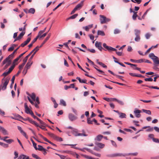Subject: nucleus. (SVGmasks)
<instances>
[{"instance_id": "a211bd4d", "label": "nucleus", "mask_w": 159, "mask_h": 159, "mask_svg": "<svg viewBox=\"0 0 159 159\" xmlns=\"http://www.w3.org/2000/svg\"><path fill=\"white\" fill-rule=\"evenodd\" d=\"M50 36V34H49L48 36L46 38L43 42L42 43L41 45L40 46V47H42L43 44L46 42V41L49 39Z\"/></svg>"}, {"instance_id": "20e7f679", "label": "nucleus", "mask_w": 159, "mask_h": 159, "mask_svg": "<svg viewBox=\"0 0 159 159\" xmlns=\"http://www.w3.org/2000/svg\"><path fill=\"white\" fill-rule=\"evenodd\" d=\"M149 57L152 60L154 63H157L158 61H159L158 58L155 56L153 53H150L149 55Z\"/></svg>"}, {"instance_id": "f257e3e1", "label": "nucleus", "mask_w": 159, "mask_h": 159, "mask_svg": "<svg viewBox=\"0 0 159 159\" xmlns=\"http://www.w3.org/2000/svg\"><path fill=\"white\" fill-rule=\"evenodd\" d=\"M10 78V77H7L5 79L4 78L2 79V80H4L5 82L4 83L2 82V84L0 86L2 90H4L6 89L7 85L9 83Z\"/></svg>"}, {"instance_id": "864d4df0", "label": "nucleus", "mask_w": 159, "mask_h": 159, "mask_svg": "<svg viewBox=\"0 0 159 159\" xmlns=\"http://www.w3.org/2000/svg\"><path fill=\"white\" fill-rule=\"evenodd\" d=\"M124 63L126 64H127V65H130L131 66H137V65L136 64H132L131 63H129L128 62H124Z\"/></svg>"}, {"instance_id": "c85d7f7f", "label": "nucleus", "mask_w": 159, "mask_h": 159, "mask_svg": "<svg viewBox=\"0 0 159 159\" xmlns=\"http://www.w3.org/2000/svg\"><path fill=\"white\" fill-rule=\"evenodd\" d=\"M97 145L101 148H103L104 146V144L101 143H98L96 144Z\"/></svg>"}, {"instance_id": "f3484780", "label": "nucleus", "mask_w": 159, "mask_h": 159, "mask_svg": "<svg viewBox=\"0 0 159 159\" xmlns=\"http://www.w3.org/2000/svg\"><path fill=\"white\" fill-rule=\"evenodd\" d=\"M158 64H159L154 63V66L153 67V69L157 71H159V68L157 67Z\"/></svg>"}, {"instance_id": "7c9ffc66", "label": "nucleus", "mask_w": 159, "mask_h": 159, "mask_svg": "<svg viewBox=\"0 0 159 159\" xmlns=\"http://www.w3.org/2000/svg\"><path fill=\"white\" fill-rule=\"evenodd\" d=\"M142 111H143V112L148 115H151V111L150 110H147L143 109H142Z\"/></svg>"}, {"instance_id": "72a5a7b5", "label": "nucleus", "mask_w": 159, "mask_h": 159, "mask_svg": "<svg viewBox=\"0 0 159 159\" xmlns=\"http://www.w3.org/2000/svg\"><path fill=\"white\" fill-rule=\"evenodd\" d=\"M146 87H148L149 88L151 89H159V88L157 86H148L146 85Z\"/></svg>"}, {"instance_id": "b1692460", "label": "nucleus", "mask_w": 159, "mask_h": 159, "mask_svg": "<svg viewBox=\"0 0 159 159\" xmlns=\"http://www.w3.org/2000/svg\"><path fill=\"white\" fill-rule=\"evenodd\" d=\"M29 10V13L34 14L35 11V9L34 8H31Z\"/></svg>"}, {"instance_id": "37998d69", "label": "nucleus", "mask_w": 159, "mask_h": 159, "mask_svg": "<svg viewBox=\"0 0 159 159\" xmlns=\"http://www.w3.org/2000/svg\"><path fill=\"white\" fill-rule=\"evenodd\" d=\"M15 75H14L12 77V79L11 80V86H12L13 85V84L14 83V80H15Z\"/></svg>"}, {"instance_id": "cd10ccee", "label": "nucleus", "mask_w": 159, "mask_h": 159, "mask_svg": "<svg viewBox=\"0 0 159 159\" xmlns=\"http://www.w3.org/2000/svg\"><path fill=\"white\" fill-rule=\"evenodd\" d=\"M135 34V35H140V31L139 30L135 29L134 30Z\"/></svg>"}, {"instance_id": "ddd939ff", "label": "nucleus", "mask_w": 159, "mask_h": 159, "mask_svg": "<svg viewBox=\"0 0 159 159\" xmlns=\"http://www.w3.org/2000/svg\"><path fill=\"white\" fill-rule=\"evenodd\" d=\"M83 2L84 1H82L80 3L78 4L75 8L77 10L80 9L83 5Z\"/></svg>"}, {"instance_id": "bf43d9fd", "label": "nucleus", "mask_w": 159, "mask_h": 159, "mask_svg": "<svg viewBox=\"0 0 159 159\" xmlns=\"http://www.w3.org/2000/svg\"><path fill=\"white\" fill-rule=\"evenodd\" d=\"M56 154L58 155V156H59V157H60V158L61 159H64L65 157H66L63 156V155H60L59 154H57V153H56Z\"/></svg>"}, {"instance_id": "c756f323", "label": "nucleus", "mask_w": 159, "mask_h": 159, "mask_svg": "<svg viewBox=\"0 0 159 159\" xmlns=\"http://www.w3.org/2000/svg\"><path fill=\"white\" fill-rule=\"evenodd\" d=\"M55 140H56L59 141H63V139L61 137H59L57 135L56 136V137L54 139Z\"/></svg>"}, {"instance_id": "0eeeda50", "label": "nucleus", "mask_w": 159, "mask_h": 159, "mask_svg": "<svg viewBox=\"0 0 159 159\" xmlns=\"http://www.w3.org/2000/svg\"><path fill=\"white\" fill-rule=\"evenodd\" d=\"M95 46L101 51L102 49H103V48L102 46V43L100 42L96 41L95 43Z\"/></svg>"}, {"instance_id": "c03bdc74", "label": "nucleus", "mask_w": 159, "mask_h": 159, "mask_svg": "<svg viewBox=\"0 0 159 159\" xmlns=\"http://www.w3.org/2000/svg\"><path fill=\"white\" fill-rule=\"evenodd\" d=\"M76 136H87V135L84 133H78L77 134Z\"/></svg>"}, {"instance_id": "603ef678", "label": "nucleus", "mask_w": 159, "mask_h": 159, "mask_svg": "<svg viewBox=\"0 0 159 159\" xmlns=\"http://www.w3.org/2000/svg\"><path fill=\"white\" fill-rule=\"evenodd\" d=\"M5 142L7 143H10L14 142V140L12 139H9L5 140Z\"/></svg>"}, {"instance_id": "aec40b11", "label": "nucleus", "mask_w": 159, "mask_h": 159, "mask_svg": "<svg viewBox=\"0 0 159 159\" xmlns=\"http://www.w3.org/2000/svg\"><path fill=\"white\" fill-rule=\"evenodd\" d=\"M25 33V32H22L19 35V36L17 37L18 40L21 39L24 35Z\"/></svg>"}, {"instance_id": "dca6fc26", "label": "nucleus", "mask_w": 159, "mask_h": 159, "mask_svg": "<svg viewBox=\"0 0 159 159\" xmlns=\"http://www.w3.org/2000/svg\"><path fill=\"white\" fill-rule=\"evenodd\" d=\"M76 79L77 80H79V82L80 83H85V84H87V83H86L87 80L86 79H84V80H81V79H80V77H77Z\"/></svg>"}, {"instance_id": "a19ab883", "label": "nucleus", "mask_w": 159, "mask_h": 159, "mask_svg": "<svg viewBox=\"0 0 159 159\" xmlns=\"http://www.w3.org/2000/svg\"><path fill=\"white\" fill-rule=\"evenodd\" d=\"M15 66L14 65H12L9 68V70L8 71V73H10L14 69Z\"/></svg>"}, {"instance_id": "4be33fe9", "label": "nucleus", "mask_w": 159, "mask_h": 159, "mask_svg": "<svg viewBox=\"0 0 159 159\" xmlns=\"http://www.w3.org/2000/svg\"><path fill=\"white\" fill-rule=\"evenodd\" d=\"M103 137L102 135H99L97 136L95 139L98 141H100L101 140Z\"/></svg>"}, {"instance_id": "49530a36", "label": "nucleus", "mask_w": 159, "mask_h": 159, "mask_svg": "<svg viewBox=\"0 0 159 159\" xmlns=\"http://www.w3.org/2000/svg\"><path fill=\"white\" fill-rule=\"evenodd\" d=\"M38 148H37V150H38L39 151H42L44 149V148L41 146L40 145H38Z\"/></svg>"}, {"instance_id": "423d86ee", "label": "nucleus", "mask_w": 159, "mask_h": 159, "mask_svg": "<svg viewBox=\"0 0 159 159\" xmlns=\"http://www.w3.org/2000/svg\"><path fill=\"white\" fill-rule=\"evenodd\" d=\"M103 47L107 49L109 51H116L117 50L115 48H113L111 47L108 46L105 43H104L103 44Z\"/></svg>"}, {"instance_id": "338daca9", "label": "nucleus", "mask_w": 159, "mask_h": 159, "mask_svg": "<svg viewBox=\"0 0 159 159\" xmlns=\"http://www.w3.org/2000/svg\"><path fill=\"white\" fill-rule=\"evenodd\" d=\"M64 65L67 67L69 66V64L65 59H64Z\"/></svg>"}, {"instance_id": "bb28decb", "label": "nucleus", "mask_w": 159, "mask_h": 159, "mask_svg": "<svg viewBox=\"0 0 159 159\" xmlns=\"http://www.w3.org/2000/svg\"><path fill=\"white\" fill-rule=\"evenodd\" d=\"M60 104L64 106H66V105L65 101L63 99H61L60 101Z\"/></svg>"}, {"instance_id": "f03ea898", "label": "nucleus", "mask_w": 159, "mask_h": 159, "mask_svg": "<svg viewBox=\"0 0 159 159\" xmlns=\"http://www.w3.org/2000/svg\"><path fill=\"white\" fill-rule=\"evenodd\" d=\"M100 23L101 24L106 23L107 22L109 21L110 19L109 18H106L104 16L100 15Z\"/></svg>"}, {"instance_id": "09e8293b", "label": "nucleus", "mask_w": 159, "mask_h": 159, "mask_svg": "<svg viewBox=\"0 0 159 159\" xmlns=\"http://www.w3.org/2000/svg\"><path fill=\"white\" fill-rule=\"evenodd\" d=\"M78 14H75L71 16H70V18L71 19H75L78 16Z\"/></svg>"}, {"instance_id": "3c124183", "label": "nucleus", "mask_w": 159, "mask_h": 159, "mask_svg": "<svg viewBox=\"0 0 159 159\" xmlns=\"http://www.w3.org/2000/svg\"><path fill=\"white\" fill-rule=\"evenodd\" d=\"M30 96L34 101L35 100L36 97L34 94L32 93Z\"/></svg>"}, {"instance_id": "5701e85b", "label": "nucleus", "mask_w": 159, "mask_h": 159, "mask_svg": "<svg viewBox=\"0 0 159 159\" xmlns=\"http://www.w3.org/2000/svg\"><path fill=\"white\" fill-rule=\"evenodd\" d=\"M137 12H135V11L133 12L134 14L132 16V18L134 20H136L137 17L138 16L137 14Z\"/></svg>"}, {"instance_id": "9b49d317", "label": "nucleus", "mask_w": 159, "mask_h": 159, "mask_svg": "<svg viewBox=\"0 0 159 159\" xmlns=\"http://www.w3.org/2000/svg\"><path fill=\"white\" fill-rule=\"evenodd\" d=\"M14 116H12L11 118L15 120H20V119H21L23 118L20 116V115L18 114H15L14 115Z\"/></svg>"}, {"instance_id": "2eb2a0df", "label": "nucleus", "mask_w": 159, "mask_h": 159, "mask_svg": "<svg viewBox=\"0 0 159 159\" xmlns=\"http://www.w3.org/2000/svg\"><path fill=\"white\" fill-rule=\"evenodd\" d=\"M93 27V24L89 25L85 27H83V28L85 30L87 31L89 30L92 28Z\"/></svg>"}, {"instance_id": "58836bf2", "label": "nucleus", "mask_w": 159, "mask_h": 159, "mask_svg": "<svg viewBox=\"0 0 159 159\" xmlns=\"http://www.w3.org/2000/svg\"><path fill=\"white\" fill-rule=\"evenodd\" d=\"M48 134L49 136H50L52 138H53L54 139H55V138L56 137V135H55L53 134L50 133H48Z\"/></svg>"}, {"instance_id": "774afa93", "label": "nucleus", "mask_w": 159, "mask_h": 159, "mask_svg": "<svg viewBox=\"0 0 159 159\" xmlns=\"http://www.w3.org/2000/svg\"><path fill=\"white\" fill-rule=\"evenodd\" d=\"M26 155H22L19 156L18 157L19 159H22L24 157H25Z\"/></svg>"}, {"instance_id": "6e6d98bb", "label": "nucleus", "mask_w": 159, "mask_h": 159, "mask_svg": "<svg viewBox=\"0 0 159 159\" xmlns=\"http://www.w3.org/2000/svg\"><path fill=\"white\" fill-rule=\"evenodd\" d=\"M87 50L93 53H94L96 52L95 50L93 49H87Z\"/></svg>"}, {"instance_id": "4468645a", "label": "nucleus", "mask_w": 159, "mask_h": 159, "mask_svg": "<svg viewBox=\"0 0 159 159\" xmlns=\"http://www.w3.org/2000/svg\"><path fill=\"white\" fill-rule=\"evenodd\" d=\"M4 62V60L3 61L2 63V66H3L4 65L6 64L5 66L4 67V69H6L11 64V62H10V61H7L6 62V63H4V64L3 63Z\"/></svg>"}, {"instance_id": "c9c22d12", "label": "nucleus", "mask_w": 159, "mask_h": 159, "mask_svg": "<svg viewBox=\"0 0 159 159\" xmlns=\"http://www.w3.org/2000/svg\"><path fill=\"white\" fill-rule=\"evenodd\" d=\"M87 123L89 124H93V120H91V119L89 117H88L87 119Z\"/></svg>"}, {"instance_id": "7ed1b4c3", "label": "nucleus", "mask_w": 159, "mask_h": 159, "mask_svg": "<svg viewBox=\"0 0 159 159\" xmlns=\"http://www.w3.org/2000/svg\"><path fill=\"white\" fill-rule=\"evenodd\" d=\"M138 154V153L137 152H135L134 153H129L128 154L123 155L122 154L120 153H117V154H115L112 155L111 156V157H115L117 156H125L126 155H132L134 156H137Z\"/></svg>"}, {"instance_id": "6ab92c4d", "label": "nucleus", "mask_w": 159, "mask_h": 159, "mask_svg": "<svg viewBox=\"0 0 159 159\" xmlns=\"http://www.w3.org/2000/svg\"><path fill=\"white\" fill-rule=\"evenodd\" d=\"M19 60L17 58L14 59L13 61L12 65H14L15 66L16 65H17L19 63L18 62Z\"/></svg>"}, {"instance_id": "f8f14e48", "label": "nucleus", "mask_w": 159, "mask_h": 159, "mask_svg": "<svg viewBox=\"0 0 159 159\" xmlns=\"http://www.w3.org/2000/svg\"><path fill=\"white\" fill-rule=\"evenodd\" d=\"M31 40L30 38H28L26 40V41H25L24 43H22L20 45V47L21 46V47H24L28 43L30 42Z\"/></svg>"}, {"instance_id": "5fc2aeb1", "label": "nucleus", "mask_w": 159, "mask_h": 159, "mask_svg": "<svg viewBox=\"0 0 159 159\" xmlns=\"http://www.w3.org/2000/svg\"><path fill=\"white\" fill-rule=\"evenodd\" d=\"M144 80L145 81H153V79L152 78H145Z\"/></svg>"}, {"instance_id": "2f4dec72", "label": "nucleus", "mask_w": 159, "mask_h": 159, "mask_svg": "<svg viewBox=\"0 0 159 159\" xmlns=\"http://www.w3.org/2000/svg\"><path fill=\"white\" fill-rule=\"evenodd\" d=\"M41 47L38 46H37L33 50L34 51V53L35 54L36 52L39 50V48Z\"/></svg>"}, {"instance_id": "e2e57ef3", "label": "nucleus", "mask_w": 159, "mask_h": 159, "mask_svg": "<svg viewBox=\"0 0 159 159\" xmlns=\"http://www.w3.org/2000/svg\"><path fill=\"white\" fill-rule=\"evenodd\" d=\"M63 2H61L55 8H54L53 10V11H55L57 8H58L59 7H60L62 4Z\"/></svg>"}, {"instance_id": "79ce46f5", "label": "nucleus", "mask_w": 159, "mask_h": 159, "mask_svg": "<svg viewBox=\"0 0 159 159\" xmlns=\"http://www.w3.org/2000/svg\"><path fill=\"white\" fill-rule=\"evenodd\" d=\"M64 152L67 153L68 154H70L74 156L75 155V152H74L70 151H66Z\"/></svg>"}, {"instance_id": "052dcab7", "label": "nucleus", "mask_w": 159, "mask_h": 159, "mask_svg": "<svg viewBox=\"0 0 159 159\" xmlns=\"http://www.w3.org/2000/svg\"><path fill=\"white\" fill-rule=\"evenodd\" d=\"M21 134L26 139H28V136L27 135L26 133L24 131Z\"/></svg>"}, {"instance_id": "412c9836", "label": "nucleus", "mask_w": 159, "mask_h": 159, "mask_svg": "<svg viewBox=\"0 0 159 159\" xmlns=\"http://www.w3.org/2000/svg\"><path fill=\"white\" fill-rule=\"evenodd\" d=\"M0 132H1L4 135H8V134L7 131L4 128H2Z\"/></svg>"}, {"instance_id": "4d7b16f0", "label": "nucleus", "mask_w": 159, "mask_h": 159, "mask_svg": "<svg viewBox=\"0 0 159 159\" xmlns=\"http://www.w3.org/2000/svg\"><path fill=\"white\" fill-rule=\"evenodd\" d=\"M120 31L119 30L117 29H116L114 30V34H118L120 33Z\"/></svg>"}, {"instance_id": "a18cd8bd", "label": "nucleus", "mask_w": 159, "mask_h": 159, "mask_svg": "<svg viewBox=\"0 0 159 159\" xmlns=\"http://www.w3.org/2000/svg\"><path fill=\"white\" fill-rule=\"evenodd\" d=\"M134 69L139 71L142 74H144L145 72V71H144L140 70V68L136 67Z\"/></svg>"}, {"instance_id": "f704fd0d", "label": "nucleus", "mask_w": 159, "mask_h": 159, "mask_svg": "<svg viewBox=\"0 0 159 159\" xmlns=\"http://www.w3.org/2000/svg\"><path fill=\"white\" fill-rule=\"evenodd\" d=\"M31 65H31V64H29V63H27L25 67V69L28 70V69H29Z\"/></svg>"}, {"instance_id": "13d9d810", "label": "nucleus", "mask_w": 159, "mask_h": 159, "mask_svg": "<svg viewBox=\"0 0 159 159\" xmlns=\"http://www.w3.org/2000/svg\"><path fill=\"white\" fill-rule=\"evenodd\" d=\"M152 140L154 142L159 143V139L154 138H153Z\"/></svg>"}, {"instance_id": "680f3d73", "label": "nucleus", "mask_w": 159, "mask_h": 159, "mask_svg": "<svg viewBox=\"0 0 159 159\" xmlns=\"http://www.w3.org/2000/svg\"><path fill=\"white\" fill-rule=\"evenodd\" d=\"M84 156L85 158L88 159H98V158H97V159L93 158L92 157H90L87 155H84Z\"/></svg>"}, {"instance_id": "473e14b6", "label": "nucleus", "mask_w": 159, "mask_h": 159, "mask_svg": "<svg viewBox=\"0 0 159 159\" xmlns=\"http://www.w3.org/2000/svg\"><path fill=\"white\" fill-rule=\"evenodd\" d=\"M0 145L3 146L4 148H7L8 147V144L5 143H3L0 142Z\"/></svg>"}, {"instance_id": "ea45409f", "label": "nucleus", "mask_w": 159, "mask_h": 159, "mask_svg": "<svg viewBox=\"0 0 159 159\" xmlns=\"http://www.w3.org/2000/svg\"><path fill=\"white\" fill-rule=\"evenodd\" d=\"M126 114L125 113H121L120 114V115L119 116V117L120 118H125L126 117Z\"/></svg>"}, {"instance_id": "a878e982", "label": "nucleus", "mask_w": 159, "mask_h": 159, "mask_svg": "<svg viewBox=\"0 0 159 159\" xmlns=\"http://www.w3.org/2000/svg\"><path fill=\"white\" fill-rule=\"evenodd\" d=\"M98 61V60H97V63H98V64L102 66L104 68H106L107 67V66L106 65H105L104 64H103L102 62Z\"/></svg>"}, {"instance_id": "39448f33", "label": "nucleus", "mask_w": 159, "mask_h": 159, "mask_svg": "<svg viewBox=\"0 0 159 159\" xmlns=\"http://www.w3.org/2000/svg\"><path fill=\"white\" fill-rule=\"evenodd\" d=\"M14 53L13 52L10 55H9L4 60V62L3 63H6L7 61H10L11 62V60L14 57Z\"/></svg>"}, {"instance_id": "69168bd1", "label": "nucleus", "mask_w": 159, "mask_h": 159, "mask_svg": "<svg viewBox=\"0 0 159 159\" xmlns=\"http://www.w3.org/2000/svg\"><path fill=\"white\" fill-rule=\"evenodd\" d=\"M111 142L112 145L114 146L115 147H117V144L115 142L113 141V140H111Z\"/></svg>"}, {"instance_id": "0e129e2a", "label": "nucleus", "mask_w": 159, "mask_h": 159, "mask_svg": "<svg viewBox=\"0 0 159 159\" xmlns=\"http://www.w3.org/2000/svg\"><path fill=\"white\" fill-rule=\"evenodd\" d=\"M25 64V63H23L21 65H20L19 67L20 70H21V69H22Z\"/></svg>"}, {"instance_id": "e433bc0d", "label": "nucleus", "mask_w": 159, "mask_h": 159, "mask_svg": "<svg viewBox=\"0 0 159 159\" xmlns=\"http://www.w3.org/2000/svg\"><path fill=\"white\" fill-rule=\"evenodd\" d=\"M145 61V59H141L138 60H136V63H139L143 62H144Z\"/></svg>"}, {"instance_id": "4c0bfd02", "label": "nucleus", "mask_w": 159, "mask_h": 159, "mask_svg": "<svg viewBox=\"0 0 159 159\" xmlns=\"http://www.w3.org/2000/svg\"><path fill=\"white\" fill-rule=\"evenodd\" d=\"M140 39V35H136V37L135 38L134 40L136 42H139Z\"/></svg>"}, {"instance_id": "393cba45", "label": "nucleus", "mask_w": 159, "mask_h": 159, "mask_svg": "<svg viewBox=\"0 0 159 159\" xmlns=\"http://www.w3.org/2000/svg\"><path fill=\"white\" fill-rule=\"evenodd\" d=\"M98 35L101 36H104L105 35V34L103 31L99 30L98 31Z\"/></svg>"}, {"instance_id": "8fccbe9b", "label": "nucleus", "mask_w": 159, "mask_h": 159, "mask_svg": "<svg viewBox=\"0 0 159 159\" xmlns=\"http://www.w3.org/2000/svg\"><path fill=\"white\" fill-rule=\"evenodd\" d=\"M151 36V34L149 33H147L145 35V36L146 39H148Z\"/></svg>"}, {"instance_id": "de8ad7c7", "label": "nucleus", "mask_w": 159, "mask_h": 159, "mask_svg": "<svg viewBox=\"0 0 159 159\" xmlns=\"http://www.w3.org/2000/svg\"><path fill=\"white\" fill-rule=\"evenodd\" d=\"M116 102L120 104V105H123L124 104V102L120 100L117 99Z\"/></svg>"}, {"instance_id": "6e6552de", "label": "nucleus", "mask_w": 159, "mask_h": 159, "mask_svg": "<svg viewBox=\"0 0 159 159\" xmlns=\"http://www.w3.org/2000/svg\"><path fill=\"white\" fill-rule=\"evenodd\" d=\"M141 111L138 109H135L134 111V113L135 116L137 118H139L141 116L140 113Z\"/></svg>"}, {"instance_id": "9d476101", "label": "nucleus", "mask_w": 159, "mask_h": 159, "mask_svg": "<svg viewBox=\"0 0 159 159\" xmlns=\"http://www.w3.org/2000/svg\"><path fill=\"white\" fill-rule=\"evenodd\" d=\"M68 117L69 120L71 121H74L77 119V117L71 113L69 114Z\"/></svg>"}, {"instance_id": "1a4fd4ad", "label": "nucleus", "mask_w": 159, "mask_h": 159, "mask_svg": "<svg viewBox=\"0 0 159 159\" xmlns=\"http://www.w3.org/2000/svg\"><path fill=\"white\" fill-rule=\"evenodd\" d=\"M25 107V112L27 114H31V112H32L31 110H30L28 106L26 103H25L24 104Z\"/></svg>"}]
</instances>
